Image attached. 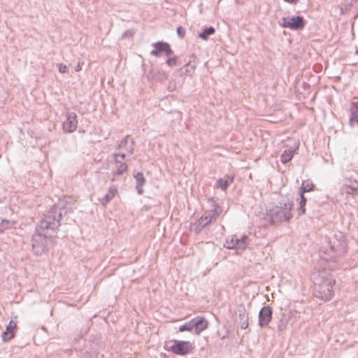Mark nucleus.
I'll return each mask as SVG.
<instances>
[{"label":"nucleus","instance_id":"obj_30","mask_svg":"<svg viewBox=\"0 0 358 358\" xmlns=\"http://www.w3.org/2000/svg\"><path fill=\"white\" fill-rule=\"evenodd\" d=\"M134 34V32L133 30H127L122 34V38H131L133 36Z\"/></svg>","mask_w":358,"mask_h":358},{"label":"nucleus","instance_id":"obj_31","mask_svg":"<svg viewBox=\"0 0 358 358\" xmlns=\"http://www.w3.org/2000/svg\"><path fill=\"white\" fill-rule=\"evenodd\" d=\"M57 66L58 67L59 71L62 73H66L68 70L67 66L63 64H57Z\"/></svg>","mask_w":358,"mask_h":358},{"label":"nucleus","instance_id":"obj_32","mask_svg":"<svg viewBox=\"0 0 358 358\" xmlns=\"http://www.w3.org/2000/svg\"><path fill=\"white\" fill-rule=\"evenodd\" d=\"M177 34L179 37L182 38H184V36L185 35V29L184 28H182V27H178L177 28Z\"/></svg>","mask_w":358,"mask_h":358},{"label":"nucleus","instance_id":"obj_10","mask_svg":"<svg viewBox=\"0 0 358 358\" xmlns=\"http://www.w3.org/2000/svg\"><path fill=\"white\" fill-rule=\"evenodd\" d=\"M273 309L271 307L266 306L262 308L258 315L259 326L261 328L268 327L271 321Z\"/></svg>","mask_w":358,"mask_h":358},{"label":"nucleus","instance_id":"obj_35","mask_svg":"<svg viewBox=\"0 0 358 358\" xmlns=\"http://www.w3.org/2000/svg\"><path fill=\"white\" fill-rule=\"evenodd\" d=\"M356 52H357V54L358 55V49H357Z\"/></svg>","mask_w":358,"mask_h":358},{"label":"nucleus","instance_id":"obj_4","mask_svg":"<svg viewBox=\"0 0 358 358\" xmlns=\"http://www.w3.org/2000/svg\"><path fill=\"white\" fill-rule=\"evenodd\" d=\"M293 203L287 202L280 206H274L271 207L267 212L268 216L270 217L273 223H279L287 222L292 217V209Z\"/></svg>","mask_w":358,"mask_h":358},{"label":"nucleus","instance_id":"obj_19","mask_svg":"<svg viewBox=\"0 0 358 358\" xmlns=\"http://www.w3.org/2000/svg\"><path fill=\"white\" fill-rule=\"evenodd\" d=\"M117 193V187L115 185L110 186L108 193L101 200L103 205L106 206L110 200H112Z\"/></svg>","mask_w":358,"mask_h":358},{"label":"nucleus","instance_id":"obj_34","mask_svg":"<svg viewBox=\"0 0 358 358\" xmlns=\"http://www.w3.org/2000/svg\"><path fill=\"white\" fill-rule=\"evenodd\" d=\"M284 1L287 3H294V4H296L299 1V0H284Z\"/></svg>","mask_w":358,"mask_h":358},{"label":"nucleus","instance_id":"obj_23","mask_svg":"<svg viewBox=\"0 0 358 358\" xmlns=\"http://www.w3.org/2000/svg\"><path fill=\"white\" fill-rule=\"evenodd\" d=\"M215 32V28L213 27H209L204 29L203 31L199 34V36L203 40H207L209 36L213 35Z\"/></svg>","mask_w":358,"mask_h":358},{"label":"nucleus","instance_id":"obj_33","mask_svg":"<svg viewBox=\"0 0 358 358\" xmlns=\"http://www.w3.org/2000/svg\"><path fill=\"white\" fill-rule=\"evenodd\" d=\"M84 64V62L83 61H79L78 62V64L76 65V68H75V70L76 71L78 72V71H80L81 69H82V66H83Z\"/></svg>","mask_w":358,"mask_h":358},{"label":"nucleus","instance_id":"obj_26","mask_svg":"<svg viewBox=\"0 0 358 358\" xmlns=\"http://www.w3.org/2000/svg\"><path fill=\"white\" fill-rule=\"evenodd\" d=\"M313 185L308 181H303L301 187V193L304 194L312 190Z\"/></svg>","mask_w":358,"mask_h":358},{"label":"nucleus","instance_id":"obj_22","mask_svg":"<svg viewBox=\"0 0 358 358\" xmlns=\"http://www.w3.org/2000/svg\"><path fill=\"white\" fill-rule=\"evenodd\" d=\"M15 224V221L8 220H2L0 222V233H3L5 230L12 229Z\"/></svg>","mask_w":358,"mask_h":358},{"label":"nucleus","instance_id":"obj_20","mask_svg":"<svg viewBox=\"0 0 358 358\" xmlns=\"http://www.w3.org/2000/svg\"><path fill=\"white\" fill-rule=\"evenodd\" d=\"M147 78L150 80L162 82L167 78V76L164 71H157V72L149 73Z\"/></svg>","mask_w":358,"mask_h":358},{"label":"nucleus","instance_id":"obj_1","mask_svg":"<svg viewBox=\"0 0 358 358\" xmlns=\"http://www.w3.org/2000/svg\"><path fill=\"white\" fill-rule=\"evenodd\" d=\"M70 210V208L61 203L53 206L37 224L32 236L31 245L36 255H41L52 247L55 234L60 226V222Z\"/></svg>","mask_w":358,"mask_h":358},{"label":"nucleus","instance_id":"obj_17","mask_svg":"<svg viewBox=\"0 0 358 358\" xmlns=\"http://www.w3.org/2000/svg\"><path fill=\"white\" fill-rule=\"evenodd\" d=\"M341 192L343 194H355L358 192V182L355 181H351L350 185H343L341 187Z\"/></svg>","mask_w":358,"mask_h":358},{"label":"nucleus","instance_id":"obj_11","mask_svg":"<svg viewBox=\"0 0 358 358\" xmlns=\"http://www.w3.org/2000/svg\"><path fill=\"white\" fill-rule=\"evenodd\" d=\"M66 120L63 122L62 129L66 133H71L76 130L78 126L77 115L73 112L66 114Z\"/></svg>","mask_w":358,"mask_h":358},{"label":"nucleus","instance_id":"obj_29","mask_svg":"<svg viewBox=\"0 0 358 358\" xmlns=\"http://www.w3.org/2000/svg\"><path fill=\"white\" fill-rule=\"evenodd\" d=\"M166 64L169 66H176L177 64V58L176 57H171V58H169L167 60H166Z\"/></svg>","mask_w":358,"mask_h":358},{"label":"nucleus","instance_id":"obj_9","mask_svg":"<svg viewBox=\"0 0 358 358\" xmlns=\"http://www.w3.org/2000/svg\"><path fill=\"white\" fill-rule=\"evenodd\" d=\"M113 157L116 164V171L114 172L112 178V181H114L117 176H120L127 171L128 166L127 164L122 162V160L125 158L124 152H115L113 155Z\"/></svg>","mask_w":358,"mask_h":358},{"label":"nucleus","instance_id":"obj_28","mask_svg":"<svg viewBox=\"0 0 358 358\" xmlns=\"http://www.w3.org/2000/svg\"><path fill=\"white\" fill-rule=\"evenodd\" d=\"M306 203V198L304 196V194L301 193V201H300V211L301 213L304 214L306 212L305 206Z\"/></svg>","mask_w":358,"mask_h":358},{"label":"nucleus","instance_id":"obj_2","mask_svg":"<svg viewBox=\"0 0 358 358\" xmlns=\"http://www.w3.org/2000/svg\"><path fill=\"white\" fill-rule=\"evenodd\" d=\"M347 252V242L345 236L340 231L330 233L326 236L325 242L320 250V264L326 265L329 259L343 256Z\"/></svg>","mask_w":358,"mask_h":358},{"label":"nucleus","instance_id":"obj_25","mask_svg":"<svg viewBox=\"0 0 358 358\" xmlns=\"http://www.w3.org/2000/svg\"><path fill=\"white\" fill-rule=\"evenodd\" d=\"M233 181V179L232 178H229L227 180H225V179H222V178H220L217 182V187L220 189H222V190H226L227 187L229 186V185L230 183H231Z\"/></svg>","mask_w":358,"mask_h":358},{"label":"nucleus","instance_id":"obj_18","mask_svg":"<svg viewBox=\"0 0 358 358\" xmlns=\"http://www.w3.org/2000/svg\"><path fill=\"white\" fill-rule=\"evenodd\" d=\"M134 178L136 180V191L139 195H141L143 193V186L145 182V177L141 172H138L134 175Z\"/></svg>","mask_w":358,"mask_h":358},{"label":"nucleus","instance_id":"obj_7","mask_svg":"<svg viewBox=\"0 0 358 358\" xmlns=\"http://www.w3.org/2000/svg\"><path fill=\"white\" fill-rule=\"evenodd\" d=\"M249 243V238L246 235H232L225 241L224 246L228 249L244 250Z\"/></svg>","mask_w":358,"mask_h":358},{"label":"nucleus","instance_id":"obj_21","mask_svg":"<svg viewBox=\"0 0 358 358\" xmlns=\"http://www.w3.org/2000/svg\"><path fill=\"white\" fill-rule=\"evenodd\" d=\"M298 149V146H296L294 148H289L288 150H285L280 156V161L282 164H286L289 162L292 158Z\"/></svg>","mask_w":358,"mask_h":358},{"label":"nucleus","instance_id":"obj_24","mask_svg":"<svg viewBox=\"0 0 358 358\" xmlns=\"http://www.w3.org/2000/svg\"><path fill=\"white\" fill-rule=\"evenodd\" d=\"M288 323V319L285 313H282L281 317L279 320L278 324V330L279 331H284Z\"/></svg>","mask_w":358,"mask_h":358},{"label":"nucleus","instance_id":"obj_13","mask_svg":"<svg viewBox=\"0 0 358 358\" xmlns=\"http://www.w3.org/2000/svg\"><path fill=\"white\" fill-rule=\"evenodd\" d=\"M154 49L150 52V55L159 57L162 52H165L166 56L170 57L173 52L171 49L170 45L166 42H157L153 43Z\"/></svg>","mask_w":358,"mask_h":358},{"label":"nucleus","instance_id":"obj_8","mask_svg":"<svg viewBox=\"0 0 358 358\" xmlns=\"http://www.w3.org/2000/svg\"><path fill=\"white\" fill-rule=\"evenodd\" d=\"M193 350L192 343L190 341H175L174 344L170 347V350L179 355H185L192 352Z\"/></svg>","mask_w":358,"mask_h":358},{"label":"nucleus","instance_id":"obj_12","mask_svg":"<svg viewBox=\"0 0 358 358\" xmlns=\"http://www.w3.org/2000/svg\"><path fill=\"white\" fill-rule=\"evenodd\" d=\"M282 26L283 27H287L293 30H300L304 27L305 23L302 17L294 16L290 19L283 18Z\"/></svg>","mask_w":358,"mask_h":358},{"label":"nucleus","instance_id":"obj_3","mask_svg":"<svg viewBox=\"0 0 358 358\" xmlns=\"http://www.w3.org/2000/svg\"><path fill=\"white\" fill-rule=\"evenodd\" d=\"M315 292L317 296L324 301L330 300L333 295V286L335 280L332 278L330 271L326 265L319 264L315 268Z\"/></svg>","mask_w":358,"mask_h":358},{"label":"nucleus","instance_id":"obj_27","mask_svg":"<svg viewBox=\"0 0 358 358\" xmlns=\"http://www.w3.org/2000/svg\"><path fill=\"white\" fill-rule=\"evenodd\" d=\"M350 122L358 123V106H353L351 108Z\"/></svg>","mask_w":358,"mask_h":358},{"label":"nucleus","instance_id":"obj_6","mask_svg":"<svg viewBox=\"0 0 358 358\" xmlns=\"http://www.w3.org/2000/svg\"><path fill=\"white\" fill-rule=\"evenodd\" d=\"M220 211L221 210L218 206H216L213 210L206 211L195 223L196 231H200L204 227L215 221L220 215Z\"/></svg>","mask_w":358,"mask_h":358},{"label":"nucleus","instance_id":"obj_5","mask_svg":"<svg viewBox=\"0 0 358 358\" xmlns=\"http://www.w3.org/2000/svg\"><path fill=\"white\" fill-rule=\"evenodd\" d=\"M208 325V322L204 317H196L181 325L179 328V331L182 332L185 331H192V330H194L195 334L199 335L207 329Z\"/></svg>","mask_w":358,"mask_h":358},{"label":"nucleus","instance_id":"obj_16","mask_svg":"<svg viewBox=\"0 0 358 358\" xmlns=\"http://www.w3.org/2000/svg\"><path fill=\"white\" fill-rule=\"evenodd\" d=\"M16 327V322L10 320L6 329L2 334V339L3 341H8L14 337V329Z\"/></svg>","mask_w":358,"mask_h":358},{"label":"nucleus","instance_id":"obj_15","mask_svg":"<svg viewBox=\"0 0 358 358\" xmlns=\"http://www.w3.org/2000/svg\"><path fill=\"white\" fill-rule=\"evenodd\" d=\"M238 319L240 327L242 329H246L248 327V313L244 307L238 309Z\"/></svg>","mask_w":358,"mask_h":358},{"label":"nucleus","instance_id":"obj_14","mask_svg":"<svg viewBox=\"0 0 358 358\" xmlns=\"http://www.w3.org/2000/svg\"><path fill=\"white\" fill-rule=\"evenodd\" d=\"M134 141L131 140L130 143H129V136H125L123 139L120 141L117 146V150L124 149L125 150V154L128 153L129 155L133 154L134 152Z\"/></svg>","mask_w":358,"mask_h":358}]
</instances>
